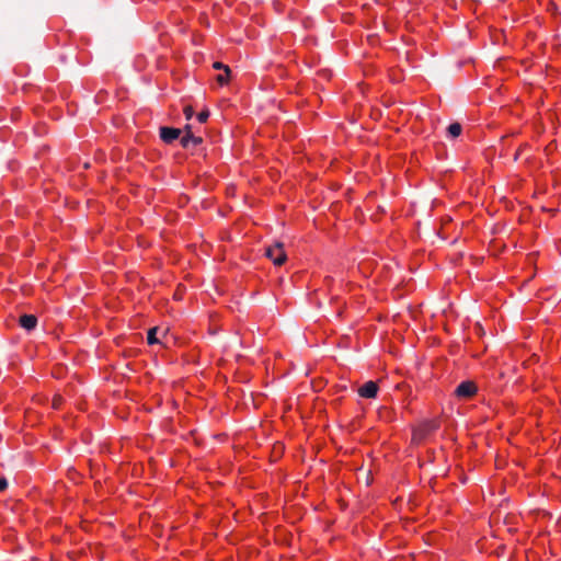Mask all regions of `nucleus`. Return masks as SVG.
I'll return each mask as SVG.
<instances>
[{
  "instance_id": "11",
  "label": "nucleus",
  "mask_w": 561,
  "mask_h": 561,
  "mask_svg": "<svg viewBox=\"0 0 561 561\" xmlns=\"http://www.w3.org/2000/svg\"><path fill=\"white\" fill-rule=\"evenodd\" d=\"M229 77H230V75H227V73L224 71V73H220V75H218V76L216 77V81H217L219 84L224 85V84H227V83H228V81H229Z\"/></svg>"
},
{
  "instance_id": "3",
  "label": "nucleus",
  "mask_w": 561,
  "mask_h": 561,
  "mask_svg": "<svg viewBox=\"0 0 561 561\" xmlns=\"http://www.w3.org/2000/svg\"><path fill=\"white\" fill-rule=\"evenodd\" d=\"M181 133V129L168 126H162L159 129L161 140L168 145L179 139Z\"/></svg>"
},
{
  "instance_id": "16",
  "label": "nucleus",
  "mask_w": 561,
  "mask_h": 561,
  "mask_svg": "<svg viewBox=\"0 0 561 561\" xmlns=\"http://www.w3.org/2000/svg\"><path fill=\"white\" fill-rule=\"evenodd\" d=\"M184 131H185V134L192 133V126L191 125H186L184 127Z\"/></svg>"
},
{
  "instance_id": "4",
  "label": "nucleus",
  "mask_w": 561,
  "mask_h": 561,
  "mask_svg": "<svg viewBox=\"0 0 561 561\" xmlns=\"http://www.w3.org/2000/svg\"><path fill=\"white\" fill-rule=\"evenodd\" d=\"M377 392H378V385H377V382L371 381V380L365 382L358 389V394L363 398H368V399L375 398L377 396Z\"/></svg>"
},
{
  "instance_id": "2",
  "label": "nucleus",
  "mask_w": 561,
  "mask_h": 561,
  "mask_svg": "<svg viewBox=\"0 0 561 561\" xmlns=\"http://www.w3.org/2000/svg\"><path fill=\"white\" fill-rule=\"evenodd\" d=\"M477 392V386L473 381H462L455 389V394L459 398H471Z\"/></svg>"
},
{
  "instance_id": "13",
  "label": "nucleus",
  "mask_w": 561,
  "mask_h": 561,
  "mask_svg": "<svg viewBox=\"0 0 561 561\" xmlns=\"http://www.w3.org/2000/svg\"><path fill=\"white\" fill-rule=\"evenodd\" d=\"M194 111L191 105L184 107V115L186 119H191L193 117Z\"/></svg>"
},
{
  "instance_id": "8",
  "label": "nucleus",
  "mask_w": 561,
  "mask_h": 561,
  "mask_svg": "<svg viewBox=\"0 0 561 561\" xmlns=\"http://www.w3.org/2000/svg\"><path fill=\"white\" fill-rule=\"evenodd\" d=\"M462 127L459 123H453L447 127L448 136L456 138L461 134Z\"/></svg>"
},
{
  "instance_id": "12",
  "label": "nucleus",
  "mask_w": 561,
  "mask_h": 561,
  "mask_svg": "<svg viewBox=\"0 0 561 561\" xmlns=\"http://www.w3.org/2000/svg\"><path fill=\"white\" fill-rule=\"evenodd\" d=\"M209 117V111L205 110L198 113L197 119L199 123H206Z\"/></svg>"
},
{
  "instance_id": "1",
  "label": "nucleus",
  "mask_w": 561,
  "mask_h": 561,
  "mask_svg": "<svg viewBox=\"0 0 561 561\" xmlns=\"http://www.w3.org/2000/svg\"><path fill=\"white\" fill-rule=\"evenodd\" d=\"M265 255L277 266H280L287 260L284 244L282 242H276L275 244L267 247L265 249Z\"/></svg>"
},
{
  "instance_id": "9",
  "label": "nucleus",
  "mask_w": 561,
  "mask_h": 561,
  "mask_svg": "<svg viewBox=\"0 0 561 561\" xmlns=\"http://www.w3.org/2000/svg\"><path fill=\"white\" fill-rule=\"evenodd\" d=\"M157 332H158V328L157 327L151 328L148 331V334H147V342H148V344H156V343L159 342V340L157 339Z\"/></svg>"
},
{
  "instance_id": "14",
  "label": "nucleus",
  "mask_w": 561,
  "mask_h": 561,
  "mask_svg": "<svg viewBox=\"0 0 561 561\" xmlns=\"http://www.w3.org/2000/svg\"><path fill=\"white\" fill-rule=\"evenodd\" d=\"M8 488V481L5 478H0V492H3Z\"/></svg>"
},
{
  "instance_id": "10",
  "label": "nucleus",
  "mask_w": 561,
  "mask_h": 561,
  "mask_svg": "<svg viewBox=\"0 0 561 561\" xmlns=\"http://www.w3.org/2000/svg\"><path fill=\"white\" fill-rule=\"evenodd\" d=\"M213 67L216 70H224L227 75H230V68L227 65H224L220 61L214 62Z\"/></svg>"
},
{
  "instance_id": "5",
  "label": "nucleus",
  "mask_w": 561,
  "mask_h": 561,
  "mask_svg": "<svg viewBox=\"0 0 561 561\" xmlns=\"http://www.w3.org/2000/svg\"><path fill=\"white\" fill-rule=\"evenodd\" d=\"M181 145L183 148H190V146L196 147L203 142L202 137L194 136L193 133L184 134L181 138Z\"/></svg>"
},
{
  "instance_id": "6",
  "label": "nucleus",
  "mask_w": 561,
  "mask_h": 561,
  "mask_svg": "<svg viewBox=\"0 0 561 561\" xmlns=\"http://www.w3.org/2000/svg\"><path fill=\"white\" fill-rule=\"evenodd\" d=\"M20 325L27 331L33 330L37 324V318L34 314H23L20 317Z\"/></svg>"
},
{
  "instance_id": "7",
  "label": "nucleus",
  "mask_w": 561,
  "mask_h": 561,
  "mask_svg": "<svg viewBox=\"0 0 561 561\" xmlns=\"http://www.w3.org/2000/svg\"><path fill=\"white\" fill-rule=\"evenodd\" d=\"M438 427V422L437 421H427L425 422L422 427L419 430L417 433H415V436H420V437H424L426 436L427 434L434 432L435 430H437Z\"/></svg>"
},
{
  "instance_id": "15",
  "label": "nucleus",
  "mask_w": 561,
  "mask_h": 561,
  "mask_svg": "<svg viewBox=\"0 0 561 561\" xmlns=\"http://www.w3.org/2000/svg\"><path fill=\"white\" fill-rule=\"evenodd\" d=\"M61 404V398L60 397H55L54 400H53V407L55 409H58Z\"/></svg>"
}]
</instances>
